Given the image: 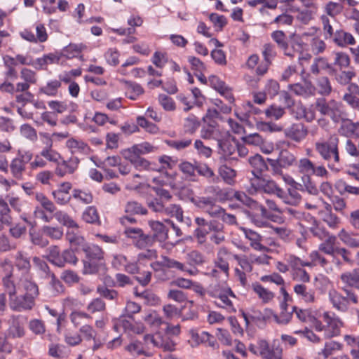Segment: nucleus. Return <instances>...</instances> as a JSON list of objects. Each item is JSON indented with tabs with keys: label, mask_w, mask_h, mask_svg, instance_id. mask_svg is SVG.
I'll return each mask as SVG.
<instances>
[{
	"label": "nucleus",
	"mask_w": 359,
	"mask_h": 359,
	"mask_svg": "<svg viewBox=\"0 0 359 359\" xmlns=\"http://www.w3.org/2000/svg\"><path fill=\"white\" fill-rule=\"evenodd\" d=\"M339 139L335 134L327 139L320 138L314 143L315 151L327 162V168L334 172L341 170V158L339 149Z\"/></svg>",
	"instance_id": "nucleus-1"
},
{
	"label": "nucleus",
	"mask_w": 359,
	"mask_h": 359,
	"mask_svg": "<svg viewBox=\"0 0 359 359\" xmlns=\"http://www.w3.org/2000/svg\"><path fill=\"white\" fill-rule=\"evenodd\" d=\"M233 198L240 202L241 204L250 208L252 210H256L259 213V215L255 214H250L249 217L251 222L257 227H269L270 223L266 220L270 216L268 212L262 205L259 204L257 202L247 196L243 191H235Z\"/></svg>",
	"instance_id": "nucleus-2"
},
{
	"label": "nucleus",
	"mask_w": 359,
	"mask_h": 359,
	"mask_svg": "<svg viewBox=\"0 0 359 359\" xmlns=\"http://www.w3.org/2000/svg\"><path fill=\"white\" fill-rule=\"evenodd\" d=\"M345 293L344 296L335 289L330 290L328 292V299L333 309L339 313H347L350 309V303H358V297L352 289L341 288Z\"/></svg>",
	"instance_id": "nucleus-3"
},
{
	"label": "nucleus",
	"mask_w": 359,
	"mask_h": 359,
	"mask_svg": "<svg viewBox=\"0 0 359 359\" xmlns=\"http://www.w3.org/2000/svg\"><path fill=\"white\" fill-rule=\"evenodd\" d=\"M249 350L262 359H282L283 348L278 340H273L270 346L266 340L259 339L256 344H250Z\"/></svg>",
	"instance_id": "nucleus-4"
},
{
	"label": "nucleus",
	"mask_w": 359,
	"mask_h": 359,
	"mask_svg": "<svg viewBox=\"0 0 359 359\" xmlns=\"http://www.w3.org/2000/svg\"><path fill=\"white\" fill-rule=\"evenodd\" d=\"M316 105L322 115L329 116L334 123H339L347 117L344 106L340 102L334 100L326 101L325 99L320 98L316 100Z\"/></svg>",
	"instance_id": "nucleus-5"
},
{
	"label": "nucleus",
	"mask_w": 359,
	"mask_h": 359,
	"mask_svg": "<svg viewBox=\"0 0 359 359\" xmlns=\"http://www.w3.org/2000/svg\"><path fill=\"white\" fill-rule=\"evenodd\" d=\"M210 294L216 299L217 306L225 309L229 313L236 312V309L230 297L236 298L231 289L226 285L216 284L210 287Z\"/></svg>",
	"instance_id": "nucleus-6"
},
{
	"label": "nucleus",
	"mask_w": 359,
	"mask_h": 359,
	"mask_svg": "<svg viewBox=\"0 0 359 359\" xmlns=\"http://www.w3.org/2000/svg\"><path fill=\"white\" fill-rule=\"evenodd\" d=\"M112 322L113 328L117 332L123 331L128 334H140L144 331V325L140 322H135L133 317L128 318L125 315H121Z\"/></svg>",
	"instance_id": "nucleus-7"
},
{
	"label": "nucleus",
	"mask_w": 359,
	"mask_h": 359,
	"mask_svg": "<svg viewBox=\"0 0 359 359\" xmlns=\"http://www.w3.org/2000/svg\"><path fill=\"white\" fill-rule=\"evenodd\" d=\"M321 318L325 323V338L330 339L341 334V329L344 326L341 318L332 311H324Z\"/></svg>",
	"instance_id": "nucleus-8"
},
{
	"label": "nucleus",
	"mask_w": 359,
	"mask_h": 359,
	"mask_svg": "<svg viewBox=\"0 0 359 359\" xmlns=\"http://www.w3.org/2000/svg\"><path fill=\"white\" fill-rule=\"evenodd\" d=\"M123 233L139 249L147 248L153 243L151 235L145 233L141 228L126 226Z\"/></svg>",
	"instance_id": "nucleus-9"
},
{
	"label": "nucleus",
	"mask_w": 359,
	"mask_h": 359,
	"mask_svg": "<svg viewBox=\"0 0 359 359\" xmlns=\"http://www.w3.org/2000/svg\"><path fill=\"white\" fill-rule=\"evenodd\" d=\"M33 154L30 151H19L18 155L10 164L13 176L17 180H22L27 164L31 161Z\"/></svg>",
	"instance_id": "nucleus-10"
},
{
	"label": "nucleus",
	"mask_w": 359,
	"mask_h": 359,
	"mask_svg": "<svg viewBox=\"0 0 359 359\" xmlns=\"http://www.w3.org/2000/svg\"><path fill=\"white\" fill-rule=\"evenodd\" d=\"M149 227L152 231L151 238L154 241H156L160 243L162 248H170L174 246V244L170 243H165L168 239V229L165 224L159 221L149 220L148 222Z\"/></svg>",
	"instance_id": "nucleus-11"
},
{
	"label": "nucleus",
	"mask_w": 359,
	"mask_h": 359,
	"mask_svg": "<svg viewBox=\"0 0 359 359\" xmlns=\"http://www.w3.org/2000/svg\"><path fill=\"white\" fill-rule=\"evenodd\" d=\"M286 138L300 143L304 141L309 134L308 127L303 123H294L283 130Z\"/></svg>",
	"instance_id": "nucleus-12"
},
{
	"label": "nucleus",
	"mask_w": 359,
	"mask_h": 359,
	"mask_svg": "<svg viewBox=\"0 0 359 359\" xmlns=\"http://www.w3.org/2000/svg\"><path fill=\"white\" fill-rule=\"evenodd\" d=\"M34 27L36 35L31 30L25 29L20 33V36L31 43L46 42L48 39V34L44 25L41 22H36L34 24Z\"/></svg>",
	"instance_id": "nucleus-13"
},
{
	"label": "nucleus",
	"mask_w": 359,
	"mask_h": 359,
	"mask_svg": "<svg viewBox=\"0 0 359 359\" xmlns=\"http://www.w3.org/2000/svg\"><path fill=\"white\" fill-rule=\"evenodd\" d=\"M34 306V299L26 294H13L9 297V306L11 310L17 312L31 310Z\"/></svg>",
	"instance_id": "nucleus-14"
},
{
	"label": "nucleus",
	"mask_w": 359,
	"mask_h": 359,
	"mask_svg": "<svg viewBox=\"0 0 359 359\" xmlns=\"http://www.w3.org/2000/svg\"><path fill=\"white\" fill-rule=\"evenodd\" d=\"M201 137L205 140H214L218 143L222 138L229 137V133L212 123L203 127L201 130Z\"/></svg>",
	"instance_id": "nucleus-15"
},
{
	"label": "nucleus",
	"mask_w": 359,
	"mask_h": 359,
	"mask_svg": "<svg viewBox=\"0 0 359 359\" xmlns=\"http://www.w3.org/2000/svg\"><path fill=\"white\" fill-rule=\"evenodd\" d=\"M80 160L78 157L72 156L67 160L58 162L55 168V173L59 177L73 174L79 168Z\"/></svg>",
	"instance_id": "nucleus-16"
},
{
	"label": "nucleus",
	"mask_w": 359,
	"mask_h": 359,
	"mask_svg": "<svg viewBox=\"0 0 359 359\" xmlns=\"http://www.w3.org/2000/svg\"><path fill=\"white\" fill-rule=\"evenodd\" d=\"M7 335L12 338H21L25 335V319L22 316H12L8 320Z\"/></svg>",
	"instance_id": "nucleus-17"
},
{
	"label": "nucleus",
	"mask_w": 359,
	"mask_h": 359,
	"mask_svg": "<svg viewBox=\"0 0 359 359\" xmlns=\"http://www.w3.org/2000/svg\"><path fill=\"white\" fill-rule=\"evenodd\" d=\"M251 185L255 191L262 189L265 193L275 194L277 196L283 189L273 180H265L259 177L251 180Z\"/></svg>",
	"instance_id": "nucleus-18"
},
{
	"label": "nucleus",
	"mask_w": 359,
	"mask_h": 359,
	"mask_svg": "<svg viewBox=\"0 0 359 359\" xmlns=\"http://www.w3.org/2000/svg\"><path fill=\"white\" fill-rule=\"evenodd\" d=\"M297 297L306 304H313L316 301V294L314 289L304 283L296 284L293 287Z\"/></svg>",
	"instance_id": "nucleus-19"
},
{
	"label": "nucleus",
	"mask_w": 359,
	"mask_h": 359,
	"mask_svg": "<svg viewBox=\"0 0 359 359\" xmlns=\"http://www.w3.org/2000/svg\"><path fill=\"white\" fill-rule=\"evenodd\" d=\"M288 89L295 95L308 97L315 95L316 88L311 81H305L304 83H295L290 84Z\"/></svg>",
	"instance_id": "nucleus-20"
},
{
	"label": "nucleus",
	"mask_w": 359,
	"mask_h": 359,
	"mask_svg": "<svg viewBox=\"0 0 359 359\" xmlns=\"http://www.w3.org/2000/svg\"><path fill=\"white\" fill-rule=\"evenodd\" d=\"M229 256L227 248L222 247L219 248L214 261L215 267L218 268L226 276H228L229 271Z\"/></svg>",
	"instance_id": "nucleus-21"
},
{
	"label": "nucleus",
	"mask_w": 359,
	"mask_h": 359,
	"mask_svg": "<svg viewBox=\"0 0 359 359\" xmlns=\"http://www.w3.org/2000/svg\"><path fill=\"white\" fill-rule=\"evenodd\" d=\"M271 37L276 42L278 47L283 50V54L290 57H293L294 54L289 48L287 38L285 32L282 30H276L271 34Z\"/></svg>",
	"instance_id": "nucleus-22"
},
{
	"label": "nucleus",
	"mask_w": 359,
	"mask_h": 359,
	"mask_svg": "<svg viewBox=\"0 0 359 359\" xmlns=\"http://www.w3.org/2000/svg\"><path fill=\"white\" fill-rule=\"evenodd\" d=\"M154 151V147L149 142H142L141 144H135L130 148L123 151V156L127 158L129 156L134 157H141L142 155L149 154Z\"/></svg>",
	"instance_id": "nucleus-23"
},
{
	"label": "nucleus",
	"mask_w": 359,
	"mask_h": 359,
	"mask_svg": "<svg viewBox=\"0 0 359 359\" xmlns=\"http://www.w3.org/2000/svg\"><path fill=\"white\" fill-rule=\"evenodd\" d=\"M341 125L339 129V132L344 136L349 137H359V123L353 122L351 120L348 119L346 117L341 120Z\"/></svg>",
	"instance_id": "nucleus-24"
},
{
	"label": "nucleus",
	"mask_w": 359,
	"mask_h": 359,
	"mask_svg": "<svg viewBox=\"0 0 359 359\" xmlns=\"http://www.w3.org/2000/svg\"><path fill=\"white\" fill-rule=\"evenodd\" d=\"M245 237L250 241V246L255 250L263 252L266 248L262 244V236L253 230L248 228H241Z\"/></svg>",
	"instance_id": "nucleus-25"
},
{
	"label": "nucleus",
	"mask_w": 359,
	"mask_h": 359,
	"mask_svg": "<svg viewBox=\"0 0 359 359\" xmlns=\"http://www.w3.org/2000/svg\"><path fill=\"white\" fill-rule=\"evenodd\" d=\"M167 269H174L175 271L183 273L184 275L196 276L198 270L194 267L190 268L186 264L168 257Z\"/></svg>",
	"instance_id": "nucleus-26"
},
{
	"label": "nucleus",
	"mask_w": 359,
	"mask_h": 359,
	"mask_svg": "<svg viewBox=\"0 0 359 359\" xmlns=\"http://www.w3.org/2000/svg\"><path fill=\"white\" fill-rule=\"evenodd\" d=\"M66 239L72 247L78 250L83 248L88 244L83 236L79 232V229H69L66 233Z\"/></svg>",
	"instance_id": "nucleus-27"
},
{
	"label": "nucleus",
	"mask_w": 359,
	"mask_h": 359,
	"mask_svg": "<svg viewBox=\"0 0 359 359\" xmlns=\"http://www.w3.org/2000/svg\"><path fill=\"white\" fill-rule=\"evenodd\" d=\"M340 279L344 284L341 288L351 287L359 289V271L354 269L351 272H345L341 274Z\"/></svg>",
	"instance_id": "nucleus-28"
},
{
	"label": "nucleus",
	"mask_w": 359,
	"mask_h": 359,
	"mask_svg": "<svg viewBox=\"0 0 359 359\" xmlns=\"http://www.w3.org/2000/svg\"><path fill=\"white\" fill-rule=\"evenodd\" d=\"M249 163L253 168L252 172L257 178L259 177L258 176L262 175L263 172L269 170L266 159L264 160V158L259 154L250 157Z\"/></svg>",
	"instance_id": "nucleus-29"
},
{
	"label": "nucleus",
	"mask_w": 359,
	"mask_h": 359,
	"mask_svg": "<svg viewBox=\"0 0 359 359\" xmlns=\"http://www.w3.org/2000/svg\"><path fill=\"white\" fill-rule=\"evenodd\" d=\"M191 201L199 208L203 209L205 212L210 215V212L215 211V208H219L217 205L216 200L210 196H201L193 198Z\"/></svg>",
	"instance_id": "nucleus-30"
},
{
	"label": "nucleus",
	"mask_w": 359,
	"mask_h": 359,
	"mask_svg": "<svg viewBox=\"0 0 359 359\" xmlns=\"http://www.w3.org/2000/svg\"><path fill=\"white\" fill-rule=\"evenodd\" d=\"M128 161L135 168L139 171L143 170H157L159 171L161 169L156 168L154 163H150L147 159L142 157H134L129 156L126 158Z\"/></svg>",
	"instance_id": "nucleus-31"
},
{
	"label": "nucleus",
	"mask_w": 359,
	"mask_h": 359,
	"mask_svg": "<svg viewBox=\"0 0 359 359\" xmlns=\"http://www.w3.org/2000/svg\"><path fill=\"white\" fill-rule=\"evenodd\" d=\"M332 39L334 43L339 47H346L355 43L353 36L343 29L336 30Z\"/></svg>",
	"instance_id": "nucleus-32"
},
{
	"label": "nucleus",
	"mask_w": 359,
	"mask_h": 359,
	"mask_svg": "<svg viewBox=\"0 0 359 359\" xmlns=\"http://www.w3.org/2000/svg\"><path fill=\"white\" fill-rule=\"evenodd\" d=\"M253 292L257 295L258 298L263 304H268L271 302L275 294L271 290L264 287L259 283H253L251 285Z\"/></svg>",
	"instance_id": "nucleus-33"
},
{
	"label": "nucleus",
	"mask_w": 359,
	"mask_h": 359,
	"mask_svg": "<svg viewBox=\"0 0 359 359\" xmlns=\"http://www.w3.org/2000/svg\"><path fill=\"white\" fill-rule=\"evenodd\" d=\"M210 230L212 231L210 235V240L215 245H220L225 241V233L224 231V226L218 222L210 224Z\"/></svg>",
	"instance_id": "nucleus-34"
},
{
	"label": "nucleus",
	"mask_w": 359,
	"mask_h": 359,
	"mask_svg": "<svg viewBox=\"0 0 359 359\" xmlns=\"http://www.w3.org/2000/svg\"><path fill=\"white\" fill-rule=\"evenodd\" d=\"M82 250L84 252L86 259L99 260L104 262L105 253L97 245L87 244Z\"/></svg>",
	"instance_id": "nucleus-35"
},
{
	"label": "nucleus",
	"mask_w": 359,
	"mask_h": 359,
	"mask_svg": "<svg viewBox=\"0 0 359 359\" xmlns=\"http://www.w3.org/2000/svg\"><path fill=\"white\" fill-rule=\"evenodd\" d=\"M124 212L128 215H145L148 211L141 203L130 200L124 205Z\"/></svg>",
	"instance_id": "nucleus-36"
},
{
	"label": "nucleus",
	"mask_w": 359,
	"mask_h": 359,
	"mask_svg": "<svg viewBox=\"0 0 359 359\" xmlns=\"http://www.w3.org/2000/svg\"><path fill=\"white\" fill-rule=\"evenodd\" d=\"M86 48V46L83 43H69L65 46L61 52V56L67 59H72L79 57L82 51Z\"/></svg>",
	"instance_id": "nucleus-37"
},
{
	"label": "nucleus",
	"mask_w": 359,
	"mask_h": 359,
	"mask_svg": "<svg viewBox=\"0 0 359 359\" xmlns=\"http://www.w3.org/2000/svg\"><path fill=\"white\" fill-rule=\"evenodd\" d=\"M296 165L298 171L304 175L302 178H306V180H309V178L312 175L315 163L309 158L304 157L300 158Z\"/></svg>",
	"instance_id": "nucleus-38"
},
{
	"label": "nucleus",
	"mask_w": 359,
	"mask_h": 359,
	"mask_svg": "<svg viewBox=\"0 0 359 359\" xmlns=\"http://www.w3.org/2000/svg\"><path fill=\"white\" fill-rule=\"evenodd\" d=\"M218 172L226 184L229 185H233L235 184L237 172L234 169L226 164H223L219 166Z\"/></svg>",
	"instance_id": "nucleus-39"
},
{
	"label": "nucleus",
	"mask_w": 359,
	"mask_h": 359,
	"mask_svg": "<svg viewBox=\"0 0 359 359\" xmlns=\"http://www.w3.org/2000/svg\"><path fill=\"white\" fill-rule=\"evenodd\" d=\"M344 244L352 248H359V235L341 229L338 234Z\"/></svg>",
	"instance_id": "nucleus-40"
},
{
	"label": "nucleus",
	"mask_w": 359,
	"mask_h": 359,
	"mask_svg": "<svg viewBox=\"0 0 359 359\" xmlns=\"http://www.w3.org/2000/svg\"><path fill=\"white\" fill-rule=\"evenodd\" d=\"M337 237L334 235L329 236L328 238L323 240L319 245L318 249L320 251L329 255H334L336 254V250L338 246L336 245Z\"/></svg>",
	"instance_id": "nucleus-41"
},
{
	"label": "nucleus",
	"mask_w": 359,
	"mask_h": 359,
	"mask_svg": "<svg viewBox=\"0 0 359 359\" xmlns=\"http://www.w3.org/2000/svg\"><path fill=\"white\" fill-rule=\"evenodd\" d=\"M316 90L320 95L327 96L331 93L332 90L330 81L327 76H320L318 78L316 82Z\"/></svg>",
	"instance_id": "nucleus-42"
},
{
	"label": "nucleus",
	"mask_w": 359,
	"mask_h": 359,
	"mask_svg": "<svg viewBox=\"0 0 359 359\" xmlns=\"http://www.w3.org/2000/svg\"><path fill=\"white\" fill-rule=\"evenodd\" d=\"M54 217L60 224L67 226L69 229L79 228L77 222L65 212L57 211L54 214Z\"/></svg>",
	"instance_id": "nucleus-43"
},
{
	"label": "nucleus",
	"mask_w": 359,
	"mask_h": 359,
	"mask_svg": "<svg viewBox=\"0 0 359 359\" xmlns=\"http://www.w3.org/2000/svg\"><path fill=\"white\" fill-rule=\"evenodd\" d=\"M280 165L284 168H288L297 164V158L293 153L287 149L280 150L278 157Z\"/></svg>",
	"instance_id": "nucleus-44"
},
{
	"label": "nucleus",
	"mask_w": 359,
	"mask_h": 359,
	"mask_svg": "<svg viewBox=\"0 0 359 359\" xmlns=\"http://www.w3.org/2000/svg\"><path fill=\"white\" fill-rule=\"evenodd\" d=\"M332 68V65L330 64L325 57H319L313 60L310 67V71L313 74L318 75L322 70Z\"/></svg>",
	"instance_id": "nucleus-45"
},
{
	"label": "nucleus",
	"mask_w": 359,
	"mask_h": 359,
	"mask_svg": "<svg viewBox=\"0 0 359 359\" xmlns=\"http://www.w3.org/2000/svg\"><path fill=\"white\" fill-rule=\"evenodd\" d=\"M15 264L20 271L27 273L29 271L31 264L29 257L22 251H18L15 255Z\"/></svg>",
	"instance_id": "nucleus-46"
},
{
	"label": "nucleus",
	"mask_w": 359,
	"mask_h": 359,
	"mask_svg": "<svg viewBox=\"0 0 359 359\" xmlns=\"http://www.w3.org/2000/svg\"><path fill=\"white\" fill-rule=\"evenodd\" d=\"M215 211L210 212V216L218 217L222 219V221L229 225L236 224V218L234 215L226 213L225 210L222 208H215Z\"/></svg>",
	"instance_id": "nucleus-47"
},
{
	"label": "nucleus",
	"mask_w": 359,
	"mask_h": 359,
	"mask_svg": "<svg viewBox=\"0 0 359 359\" xmlns=\"http://www.w3.org/2000/svg\"><path fill=\"white\" fill-rule=\"evenodd\" d=\"M66 146L70 149L72 154H85L89 150L87 144L75 138L69 139L66 142Z\"/></svg>",
	"instance_id": "nucleus-48"
},
{
	"label": "nucleus",
	"mask_w": 359,
	"mask_h": 359,
	"mask_svg": "<svg viewBox=\"0 0 359 359\" xmlns=\"http://www.w3.org/2000/svg\"><path fill=\"white\" fill-rule=\"evenodd\" d=\"M218 153L224 157H228L234 154L236 147L231 144L229 140V137L222 138L217 143Z\"/></svg>",
	"instance_id": "nucleus-49"
},
{
	"label": "nucleus",
	"mask_w": 359,
	"mask_h": 359,
	"mask_svg": "<svg viewBox=\"0 0 359 359\" xmlns=\"http://www.w3.org/2000/svg\"><path fill=\"white\" fill-rule=\"evenodd\" d=\"M82 219L88 224H100V216L97 210L94 206L87 207L82 214Z\"/></svg>",
	"instance_id": "nucleus-50"
},
{
	"label": "nucleus",
	"mask_w": 359,
	"mask_h": 359,
	"mask_svg": "<svg viewBox=\"0 0 359 359\" xmlns=\"http://www.w3.org/2000/svg\"><path fill=\"white\" fill-rule=\"evenodd\" d=\"M60 87V81L54 79L48 81L46 86L40 88L39 91L48 96H56Z\"/></svg>",
	"instance_id": "nucleus-51"
},
{
	"label": "nucleus",
	"mask_w": 359,
	"mask_h": 359,
	"mask_svg": "<svg viewBox=\"0 0 359 359\" xmlns=\"http://www.w3.org/2000/svg\"><path fill=\"white\" fill-rule=\"evenodd\" d=\"M84 274H95L98 272L100 266L103 262L99 260H91V259H85L83 260Z\"/></svg>",
	"instance_id": "nucleus-52"
},
{
	"label": "nucleus",
	"mask_w": 359,
	"mask_h": 359,
	"mask_svg": "<svg viewBox=\"0 0 359 359\" xmlns=\"http://www.w3.org/2000/svg\"><path fill=\"white\" fill-rule=\"evenodd\" d=\"M197 172L208 179L210 182L217 183L219 182V177L215 175L214 171L206 164H196Z\"/></svg>",
	"instance_id": "nucleus-53"
},
{
	"label": "nucleus",
	"mask_w": 359,
	"mask_h": 359,
	"mask_svg": "<svg viewBox=\"0 0 359 359\" xmlns=\"http://www.w3.org/2000/svg\"><path fill=\"white\" fill-rule=\"evenodd\" d=\"M290 45L292 50L290 51L294 54V52L302 53L306 48V44L303 41L301 36L292 34L290 36Z\"/></svg>",
	"instance_id": "nucleus-54"
},
{
	"label": "nucleus",
	"mask_w": 359,
	"mask_h": 359,
	"mask_svg": "<svg viewBox=\"0 0 359 359\" xmlns=\"http://www.w3.org/2000/svg\"><path fill=\"white\" fill-rule=\"evenodd\" d=\"M285 260L292 271L299 269L304 266H311V263L309 262H304L299 257L293 255H288L285 257Z\"/></svg>",
	"instance_id": "nucleus-55"
},
{
	"label": "nucleus",
	"mask_w": 359,
	"mask_h": 359,
	"mask_svg": "<svg viewBox=\"0 0 359 359\" xmlns=\"http://www.w3.org/2000/svg\"><path fill=\"white\" fill-rule=\"evenodd\" d=\"M13 271H8V273H6L2 278V284L5 291L8 294L10 297L13 294H15L16 286L14 281L12 280Z\"/></svg>",
	"instance_id": "nucleus-56"
},
{
	"label": "nucleus",
	"mask_w": 359,
	"mask_h": 359,
	"mask_svg": "<svg viewBox=\"0 0 359 359\" xmlns=\"http://www.w3.org/2000/svg\"><path fill=\"white\" fill-rule=\"evenodd\" d=\"M309 257L311 259V266L319 265L323 267L327 273L329 272V270H332V269L328 266L329 262L323 255H321L319 252L313 251L310 253Z\"/></svg>",
	"instance_id": "nucleus-57"
},
{
	"label": "nucleus",
	"mask_w": 359,
	"mask_h": 359,
	"mask_svg": "<svg viewBox=\"0 0 359 359\" xmlns=\"http://www.w3.org/2000/svg\"><path fill=\"white\" fill-rule=\"evenodd\" d=\"M342 346V344L339 342L335 341H327L325 344L324 348L322 349L320 354H322L324 358H327L335 351L341 350Z\"/></svg>",
	"instance_id": "nucleus-58"
},
{
	"label": "nucleus",
	"mask_w": 359,
	"mask_h": 359,
	"mask_svg": "<svg viewBox=\"0 0 359 359\" xmlns=\"http://www.w3.org/2000/svg\"><path fill=\"white\" fill-rule=\"evenodd\" d=\"M143 93L144 90L140 84L133 82L127 83L126 95L129 99L135 100Z\"/></svg>",
	"instance_id": "nucleus-59"
},
{
	"label": "nucleus",
	"mask_w": 359,
	"mask_h": 359,
	"mask_svg": "<svg viewBox=\"0 0 359 359\" xmlns=\"http://www.w3.org/2000/svg\"><path fill=\"white\" fill-rule=\"evenodd\" d=\"M175 345L176 344L169 337L158 334L156 347L161 348L166 351H173L175 349Z\"/></svg>",
	"instance_id": "nucleus-60"
},
{
	"label": "nucleus",
	"mask_w": 359,
	"mask_h": 359,
	"mask_svg": "<svg viewBox=\"0 0 359 359\" xmlns=\"http://www.w3.org/2000/svg\"><path fill=\"white\" fill-rule=\"evenodd\" d=\"M69 318L75 327L81 325L86 320L91 319L90 314L80 311H72Z\"/></svg>",
	"instance_id": "nucleus-61"
},
{
	"label": "nucleus",
	"mask_w": 359,
	"mask_h": 359,
	"mask_svg": "<svg viewBox=\"0 0 359 359\" xmlns=\"http://www.w3.org/2000/svg\"><path fill=\"white\" fill-rule=\"evenodd\" d=\"M47 259L53 264L58 266L62 264L61 262V253L60 249L56 245H52L47 250Z\"/></svg>",
	"instance_id": "nucleus-62"
},
{
	"label": "nucleus",
	"mask_w": 359,
	"mask_h": 359,
	"mask_svg": "<svg viewBox=\"0 0 359 359\" xmlns=\"http://www.w3.org/2000/svg\"><path fill=\"white\" fill-rule=\"evenodd\" d=\"M72 196L74 199L83 204L91 203L93 200V194L90 191L80 189H74Z\"/></svg>",
	"instance_id": "nucleus-63"
},
{
	"label": "nucleus",
	"mask_w": 359,
	"mask_h": 359,
	"mask_svg": "<svg viewBox=\"0 0 359 359\" xmlns=\"http://www.w3.org/2000/svg\"><path fill=\"white\" fill-rule=\"evenodd\" d=\"M42 231L53 240H60L63 236V229L59 226H44Z\"/></svg>",
	"instance_id": "nucleus-64"
}]
</instances>
